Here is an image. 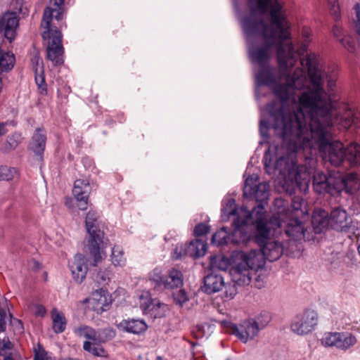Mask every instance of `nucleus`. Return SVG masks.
<instances>
[{
	"label": "nucleus",
	"mask_w": 360,
	"mask_h": 360,
	"mask_svg": "<svg viewBox=\"0 0 360 360\" xmlns=\"http://www.w3.org/2000/svg\"><path fill=\"white\" fill-rule=\"evenodd\" d=\"M300 64L307 68L309 83L300 96L299 104L285 115L280 112V119L274 123L259 121L261 136L266 138L271 127L281 143L270 144L265 152V171L283 176V187L290 194L297 189L306 191L310 181L311 167L296 160L300 150L318 148L323 159L335 167L344 162L351 166L360 165L359 144L351 143L345 148L342 142L332 141L335 126L340 130L360 127L359 112L347 106L343 112L336 109L333 88L338 77L337 65L323 66L315 53L300 58Z\"/></svg>",
	"instance_id": "1"
},
{
	"label": "nucleus",
	"mask_w": 360,
	"mask_h": 360,
	"mask_svg": "<svg viewBox=\"0 0 360 360\" xmlns=\"http://www.w3.org/2000/svg\"><path fill=\"white\" fill-rule=\"evenodd\" d=\"M288 24H243V30L249 44V57L251 62L259 67L266 66L269 58V49L278 43L277 58L285 84H277L274 94L278 101H274L266 105L271 123L278 119L280 112L285 115L297 106V98L295 89H302L306 84V76L302 68L293 70L297 63L299 53L290 41Z\"/></svg>",
	"instance_id": "2"
},
{
	"label": "nucleus",
	"mask_w": 360,
	"mask_h": 360,
	"mask_svg": "<svg viewBox=\"0 0 360 360\" xmlns=\"http://www.w3.org/2000/svg\"><path fill=\"white\" fill-rule=\"evenodd\" d=\"M248 224L251 223L254 225V240L257 244L265 243L269 239L271 230L276 231L278 229L283 226V221L280 219L269 216L262 205L255 206L248 213L247 217Z\"/></svg>",
	"instance_id": "3"
},
{
	"label": "nucleus",
	"mask_w": 360,
	"mask_h": 360,
	"mask_svg": "<svg viewBox=\"0 0 360 360\" xmlns=\"http://www.w3.org/2000/svg\"><path fill=\"white\" fill-rule=\"evenodd\" d=\"M41 34L46 44L47 58L53 65H62L64 62L63 34L55 24H41Z\"/></svg>",
	"instance_id": "4"
},
{
	"label": "nucleus",
	"mask_w": 360,
	"mask_h": 360,
	"mask_svg": "<svg viewBox=\"0 0 360 360\" xmlns=\"http://www.w3.org/2000/svg\"><path fill=\"white\" fill-rule=\"evenodd\" d=\"M86 231L89 235L88 248L90 254L94 257V266L102 259L101 250L104 248V232L101 229L98 221V214L89 210L85 219Z\"/></svg>",
	"instance_id": "5"
},
{
	"label": "nucleus",
	"mask_w": 360,
	"mask_h": 360,
	"mask_svg": "<svg viewBox=\"0 0 360 360\" xmlns=\"http://www.w3.org/2000/svg\"><path fill=\"white\" fill-rule=\"evenodd\" d=\"M248 4L252 14L264 15L270 11V22H285L283 6L278 0H248Z\"/></svg>",
	"instance_id": "6"
},
{
	"label": "nucleus",
	"mask_w": 360,
	"mask_h": 360,
	"mask_svg": "<svg viewBox=\"0 0 360 360\" xmlns=\"http://www.w3.org/2000/svg\"><path fill=\"white\" fill-rule=\"evenodd\" d=\"M259 178L257 174H252L245 179L243 186V196L245 198H253L259 205L264 207L269 196L270 186L269 183H259Z\"/></svg>",
	"instance_id": "7"
},
{
	"label": "nucleus",
	"mask_w": 360,
	"mask_h": 360,
	"mask_svg": "<svg viewBox=\"0 0 360 360\" xmlns=\"http://www.w3.org/2000/svg\"><path fill=\"white\" fill-rule=\"evenodd\" d=\"M317 323V313L314 310H306L294 318L290 328L298 335H305L314 330Z\"/></svg>",
	"instance_id": "8"
},
{
	"label": "nucleus",
	"mask_w": 360,
	"mask_h": 360,
	"mask_svg": "<svg viewBox=\"0 0 360 360\" xmlns=\"http://www.w3.org/2000/svg\"><path fill=\"white\" fill-rule=\"evenodd\" d=\"M354 36L346 34L341 24H335L333 27V36L349 52L358 56L360 53V24H356Z\"/></svg>",
	"instance_id": "9"
},
{
	"label": "nucleus",
	"mask_w": 360,
	"mask_h": 360,
	"mask_svg": "<svg viewBox=\"0 0 360 360\" xmlns=\"http://www.w3.org/2000/svg\"><path fill=\"white\" fill-rule=\"evenodd\" d=\"M250 211L246 206L236 208V201L233 198H225L221 203V218L224 221H229L231 217H233V221L238 220L248 217Z\"/></svg>",
	"instance_id": "10"
},
{
	"label": "nucleus",
	"mask_w": 360,
	"mask_h": 360,
	"mask_svg": "<svg viewBox=\"0 0 360 360\" xmlns=\"http://www.w3.org/2000/svg\"><path fill=\"white\" fill-rule=\"evenodd\" d=\"M337 177L331 175L327 176L321 171H316L313 176V186L316 193L319 194L328 193L335 196V184Z\"/></svg>",
	"instance_id": "11"
},
{
	"label": "nucleus",
	"mask_w": 360,
	"mask_h": 360,
	"mask_svg": "<svg viewBox=\"0 0 360 360\" xmlns=\"http://www.w3.org/2000/svg\"><path fill=\"white\" fill-rule=\"evenodd\" d=\"M360 188V182L356 174L350 173L345 177H337L335 195H339L342 192L348 195L356 193Z\"/></svg>",
	"instance_id": "12"
},
{
	"label": "nucleus",
	"mask_w": 360,
	"mask_h": 360,
	"mask_svg": "<svg viewBox=\"0 0 360 360\" xmlns=\"http://www.w3.org/2000/svg\"><path fill=\"white\" fill-rule=\"evenodd\" d=\"M329 219L330 226L333 229L342 232L349 231L352 220L344 209L339 207L333 209Z\"/></svg>",
	"instance_id": "13"
},
{
	"label": "nucleus",
	"mask_w": 360,
	"mask_h": 360,
	"mask_svg": "<svg viewBox=\"0 0 360 360\" xmlns=\"http://www.w3.org/2000/svg\"><path fill=\"white\" fill-rule=\"evenodd\" d=\"M231 333L237 336L243 342H247L253 339L259 332V328L255 325L253 319L243 321L240 325H233Z\"/></svg>",
	"instance_id": "14"
},
{
	"label": "nucleus",
	"mask_w": 360,
	"mask_h": 360,
	"mask_svg": "<svg viewBox=\"0 0 360 360\" xmlns=\"http://www.w3.org/2000/svg\"><path fill=\"white\" fill-rule=\"evenodd\" d=\"M46 143V131L42 127L35 129L29 143L28 149L34 153L37 160L42 162Z\"/></svg>",
	"instance_id": "15"
},
{
	"label": "nucleus",
	"mask_w": 360,
	"mask_h": 360,
	"mask_svg": "<svg viewBox=\"0 0 360 360\" xmlns=\"http://www.w3.org/2000/svg\"><path fill=\"white\" fill-rule=\"evenodd\" d=\"M90 191L91 188L88 180L77 179L75 181L72 193L77 202L79 210H85L87 209Z\"/></svg>",
	"instance_id": "16"
},
{
	"label": "nucleus",
	"mask_w": 360,
	"mask_h": 360,
	"mask_svg": "<svg viewBox=\"0 0 360 360\" xmlns=\"http://www.w3.org/2000/svg\"><path fill=\"white\" fill-rule=\"evenodd\" d=\"M240 263L249 270H258L263 268L265 264V259L260 250H252L248 252H242L239 254Z\"/></svg>",
	"instance_id": "17"
},
{
	"label": "nucleus",
	"mask_w": 360,
	"mask_h": 360,
	"mask_svg": "<svg viewBox=\"0 0 360 360\" xmlns=\"http://www.w3.org/2000/svg\"><path fill=\"white\" fill-rule=\"evenodd\" d=\"M149 293L145 292V295H142L141 299V307L144 313H150L155 318L162 317L165 315L167 305L158 300H153L148 298Z\"/></svg>",
	"instance_id": "18"
},
{
	"label": "nucleus",
	"mask_w": 360,
	"mask_h": 360,
	"mask_svg": "<svg viewBox=\"0 0 360 360\" xmlns=\"http://www.w3.org/2000/svg\"><path fill=\"white\" fill-rule=\"evenodd\" d=\"M28 15L26 8L23 11L22 2L19 1H12L7 11H6L0 18V22H19L22 19L20 15Z\"/></svg>",
	"instance_id": "19"
},
{
	"label": "nucleus",
	"mask_w": 360,
	"mask_h": 360,
	"mask_svg": "<svg viewBox=\"0 0 360 360\" xmlns=\"http://www.w3.org/2000/svg\"><path fill=\"white\" fill-rule=\"evenodd\" d=\"M69 265L75 281L78 283H82L86 278L88 271L85 257L82 254H77L73 261Z\"/></svg>",
	"instance_id": "20"
},
{
	"label": "nucleus",
	"mask_w": 360,
	"mask_h": 360,
	"mask_svg": "<svg viewBox=\"0 0 360 360\" xmlns=\"http://www.w3.org/2000/svg\"><path fill=\"white\" fill-rule=\"evenodd\" d=\"M247 224V217L233 221V231L231 233V243L239 244L245 243L250 239V234L245 230Z\"/></svg>",
	"instance_id": "21"
},
{
	"label": "nucleus",
	"mask_w": 360,
	"mask_h": 360,
	"mask_svg": "<svg viewBox=\"0 0 360 360\" xmlns=\"http://www.w3.org/2000/svg\"><path fill=\"white\" fill-rule=\"evenodd\" d=\"M261 247V251L265 260L274 262L278 259L283 253V245L281 242L266 240L265 243L258 244Z\"/></svg>",
	"instance_id": "22"
},
{
	"label": "nucleus",
	"mask_w": 360,
	"mask_h": 360,
	"mask_svg": "<svg viewBox=\"0 0 360 360\" xmlns=\"http://www.w3.org/2000/svg\"><path fill=\"white\" fill-rule=\"evenodd\" d=\"M224 286L223 276L219 274L211 272L204 277L202 290L207 294H213L220 291Z\"/></svg>",
	"instance_id": "23"
},
{
	"label": "nucleus",
	"mask_w": 360,
	"mask_h": 360,
	"mask_svg": "<svg viewBox=\"0 0 360 360\" xmlns=\"http://www.w3.org/2000/svg\"><path fill=\"white\" fill-rule=\"evenodd\" d=\"M285 232L289 238L295 240H302L305 233L303 221L297 217H291L285 224Z\"/></svg>",
	"instance_id": "24"
},
{
	"label": "nucleus",
	"mask_w": 360,
	"mask_h": 360,
	"mask_svg": "<svg viewBox=\"0 0 360 360\" xmlns=\"http://www.w3.org/2000/svg\"><path fill=\"white\" fill-rule=\"evenodd\" d=\"M250 271L248 268H246L240 262L236 264V265L230 269V275L232 281L236 285L240 286L248 285L251 281Z\"/></svg>",
	"instance_id": "25"
},
{
	"label": "nucleus",
	"mask_w": 360,
	"mask_h": 360,
	"mask_svg": "<svg viewBox=\"0 0 360 360\" xmlns=\"http://www.w3.org/2000/svg\"><path fill=\"white\" fill-rule=\"evenodd\" d=\"M117 328L123 332L140 335L144 333L148 328L143 320L141 319H124L117 325Z\"/></svg>",
	"instance_id": "26"
},
{
	"label": "nucleus",
	"mask_w": 360,
	"mask_h": 360,
	"mask_svg": "<svg viewBox=\"0 0 360 360\" xmlns=\"http://www.w3.org/2000/svg\"><path fill=\"white\" fill-rule=\"evenodd\" d=\"M260 68V70L255 74L256 97L259 96V87L262 86H271L273 84L275 86L278 84L275 83V78L266 65Z\"/></svg>",
	"instance_id": "27"
},
{
	"label": "nucleus",
	"mask_w": 360,
	"mask_h": 360,
	"mask_svg": "<svg viewBox=\"0 0 360 360\" xmlns=\"http://www.w3.org/2000/svg\"><path fill=\"white\" fill-rule=\"evenodd\" d=\"M91 301L95 310L98 312L106 311L111 302L108 291L103 288L96 290L93 292Z\"/></svg>",
	"instance_id": "28"
},
{
	"label": "nucleus",
	"mask_w": 360,
	"mask_h": 360,
	"mask_svg": "<svg viewBox=\"0 0 360 360\" xmlns=\"http://www.w3.org/2000/svg\"><path fill=\"white\" fill-rule=\"evenodd\" d=\"M311 225L315 233H322L330 225L328 212L321 209L316 210L311 217Z\"/></svg>",
	"instance_id": "29"
},
{
	"label": "nucleus",
	"mask_w": 360,
	"mask_h": 360,
	"mask_svg": "<svg viewBox=\"0 0 360 360\" xmlns=\"http://www.w3.org/2000/svg\"><path fill=\"white\" fill-rule=\"evenodd\" d=\"M206 251L207 243L199 239L192 240L186 248V253L193 258H199L204 256Z\"/></svg>",
	"instance_id": "30"
},
{
	"label": "nucleus",
	"mask_w": 360,
	"mask_h": 360,
	"mask_svg": "<svg viewBox=\"0 0 360 360\" xmlns=\"http://www.w3.org/2000/svg\"><path fill=\"white\" fill-rule=\"evenodd\" d=\"M356 337L349 332H338L336 348L347 351L356 343Z\"/></svg>",
	"instance_id": "31"
},
{
	"label": "nucleus",
	"mask_w": 360,
	"mask_h": 360,
	"mask_svg": "<svg viewBox=\"0 0 360 360\" xmlns=\"http://www.w3.org/2000/svg\"><path fill=\"white\" fill-rule=\"evenodd\" d=\"M183 275L179 270H170L165 278L164 289H173L182 286Z\"/></svg>",
	"instance_id": "32"
},
{
	"label": "nucleus",
	"mask_w": 360,
	"mask_h": 360,
	"mask_svg": "<svg viewBox=\"0 0 360 360\" xmlns=\"http://www.w3.org/2000/svg\"><path fill=\"white\" fill-rule=\"evenodd\" d=\"M51 318L53 321V329L56 333H61L66 328L67 321L64 314L53 309L51 311Z\"/></svg>",
	"instance_id": "33"
},
{
	"label": "nucleus",
	"mask_w": 360,
	"mask_h": 360,
	"mask_svg": "<svg viewBox=\"0 0 360 360\" xmlns=\"http://www.w3.org/2000/svg\"><path fill=\"white\" fill-rule=\"evenodd\" d=\"M73 333L79 338H84L88 340L87 341L96 343V330L91 326L81 324L80 326L74 328Z\"/></svg>",
	"instance_id": "34"
},
{
	"label": "nucleus",
	"mask_w": 360,
	"mask_h": 360,
	"mask_svg": "<svg viewBox=\"0 0 360 360\" xmlns=\"http://www.w3.org/2000/svg\"><path fill=\"white\" fill-rule=\"evenodd\" d=\"M15 58L13 53L5 52L0 49V72H8L13 69Z\"/></svg>",
	"instance_id": "35"
},
{
	"label": "nucleus",
	"mask_w": 360,
	"mask_h": 360,
	"mask_svg": "<svg viewBox=\"0 0 360 360\" xmlns=\"http://www.w3.org/2000/svg\"><path fill=\"white\" fill-rule=\"evenodd\" d=\"M53 20H56L57 21L63 20V11L61 6H55V8L47 7L44 10L41 22H51Z\"/></svg>",
	"instance_id": "36"
},
{
	"label": "nucleus",
	"mask_w": 360,
	"mask_h": 360,
	"mask_svg": "<svg viewBox=\"0 0 360 360\" xmlns=\"http://www.w3.org/2000/svg\"><path fill=\"white\" fill-rule=\"evenodd\" d=\"M148 278L155 289H164L165 277L162 274L161 268H155L149 273Z\"/></svg>",
	"instance_id": "37"
},
{
	"label": "nucleus",
	"mask_w": 360,
	"mask_h": 360,
	"mask_svg": "<svg viewBox=\"0 0 360 360\" xmlns=\"http://www.w3.org/2000/svg\"><path fill=\"white\" fill-rule=\"evenodd\" d=\"M231 242V234L229 233L227 227H222L214 233L212 238V243L217 245H222Z\"/></svg>",
	"instance_id": "38"
},
{
	"label": "nucleus",
	"mask_w": 360,
	"mask_h": 360,
	"mask_svg": "<svg viewBox=\"0 0 360 360\" xmlns=\"http://www.w3.org/2000/svg\"><path fill=\"white\" fill-rule=\"evenodd\" d=\"M116 335V331L111 327L100 328L96 330V343H105L112 340Z\"/></svg>",
	"instance_id": "39"
},
{
	"label": "nucleus",
	"mask_w": 360,
	"mask_h": 360,
	"mask_svg": "<svg viewBox=\"0 0 360 360\" xmlns=\"http://www.w3.org/2000/svg\"><path fill=\"white\" fill-rule=\"evenodd\" d=\"M19 24H0V34L9 42H12L16 34V30Z\"/></svg>",
	"instance_id": "40"
},
{
	"label": "nucleus",
	"mask_w": 360,
	"mask_h": 360,
	"mask_svg": "<svg viewBox=\"0 0 360 360\" xmlns=\"http://www.w3.org/2000/svg\"><path fill=\"white\" fill-rule=\"evenodd\" d=\"M101 343H94L91 341H85L83 345V348L85 351L91 353L94 356H103L105 354V349L99 346Z\"/></svg>",
	"instance_id": "41"
},
{
	"label": "nucleus",
	"mask_w": 360,
	"mask_h": 360,
	"mask_svg": "<svg viewBox=\"0 0 360 360\" xmlns=\"http://www.w3.org/2000/svg\"><path fill=\"white\" fill-rule=\"evenodd\" d=\"M111 259L115 266H122L125 264L126 260L121 248L115 246L112 248Z\"/></svg>",
	"instance_id": "42"
},
{
	"label": "nucleus",
	"mask_w": 360,
	"mask_h": 360,
	"mask_svg": "<svg viewBox=\"0 0 360 360\" xmlns=\"http://www.w3.org/2000/svg\"><path fill=\"white\" fill-rule=\"evenodd\" d=\"M210 265L212 268H217L220 270H226L229 263L227 258L221 255L212 256L210 258Z\"/></svg>",
	"instance_id": "43"
},
{
	"label": "nucleus",
	"mask_w": 360,
	"mask_h": 360,
	"mask_svg": "<svg viewBox=\"0 0 360 360\" xmlns=\"http://www.w3.org/2000/svg\"><path fill=\"white\" fill-rule=\"evenodd\" d=\"M338 332H326L323 333L320 341L325 347H335Z\"/></svg>",
	"instance_id": "44"
},
{
	"label": "nucleus",
	"mask_w": 360,
	"mask_h": 360,
	"mask_svg": "<svg viewBox=\"0 0 360 360\" xmlns=\"http://www.w3.org/2000/svg\"><path fill=\"white\" fill-rule=\"evenodd\" d=\"M305 204L304 200L300 196L295 195L292 197L291 200V208L295 212L292 217H298L299 213L304 214V212L302 210V206Z\"/></svg>",
	"instance_id": "45"
},
{
	"label": "nucleus",
	"mask_w": 360,
	"mask_h": 360,
	"mask_svg": "<svg viewBox=\"0 0 360 360\" xmlns=\"http://www.w3.org/2000/svg\"><path fill=\"white\" fill-rule=\"evenodd\" d=\"M18 170L15 167L7 166L0 167V181H10L17 174Z\"/></svg>",
	"instance_id": "46"
},
{
	"label": "nucleus",
	"mask_w": 360,
	"mask_h": 360,
	"mask_svg": "<svg viewBox=\"0 0 360 360\" xmlns=\"http://www.w3.org/2000/svg\"><path fill=\"white\" fill-rule=\"evenodd\" d=\"M271 315L269 312L263 311L253 319L255 325L259 328V330L264 328L271 321Z\"/></svg>",
	"instance_id": "47"
},
{
	"label": "nucleus",
	"mask_w": 360,
	"mask_h": 360,
	"mask_svg": "<svg viewBox=\"0 0 360 360\" xmlns=\"http://www.w3.org/2000/svg\"><path fill=\"white\" fill-rule=\"evenodd\" d=\"M172 297L175 304L181 307L189 300L188 295L185 290L180 289L172 293Z\"/></svg>",
	"instance_id": "48"
},
{
	"label": "nucleus",
	"mask_w": 360,
	"mask_h": 360,
	"mask_svg": "<svg viewBox=\"0 0 360 360\" xmlns=\"http://www.w3.org/2000/svg\"><path fill=\"white\" fill-rule=\"evenodd\" d=\"M330 14L335 21L340 19L341 11L338 3V0H327Z\"/></svg>",
	"instance_id": "49"
},
{
	"label": "nucleus",
	"mask_w": 360,
	"mask_h": 360,
	"mask_svg": "<svg viewBox=\"0 0 360 360\" xmlns=\"http://www.w3.org/2000/svg\"><path fill=\"white\" fill-rule=\"evenodd\" d=\"M22 137L20 134L15 133L8 136L5 143L6 150H11L15 149L21 142Z\"/></svg>",
	"instance_id": "50"
},
{
	"label": "nucleus",
	"mask_w": 360,
	"mask_h": 360,
	"mask_svg": "<svg viewBox=\"0 0 360 360\" xmlns=\"http://www.w3.org/2000/svg\"><path fill=\"white\" fill-rule=\"evenodd\" d=\"M110 280V271L108 269L99 271L96 276V281L100 285H105Z\"/></svg>",
	"instance_id": "51"
},
{
	"label": "nucleus",
	"mask_w": 360,
	"mask_h": 360,
	"mask_svg": "<svg viewBox=\"0 0 360 360\" xmlns=\"http://www.w3.org/2000/svg\"><path fill=\"white\" fill-rule=\"evenodd\" d=\"M35 82L38 87L41 89V93H46V84L45 82V79L42 70H41L40 74H38L37 68L35 69Z\"/></svg>",
	"instance_id": "52"
},
{
	"label": "nucleus",
	"mask_w": 360,
	"mask_h": 360,
	"mask_svg": "<svg viewBox=\"0 0 360 360\" xmlns=\"http://www.w3.org/2000/svg\"><path fill=\"white\" fill-rule=\"evenodd\" d=\"M34 360H53L52 357L49 353L41 346L38 345L37 348L34 349Z\"/></svg>",
	"instance_id": "53"
},
{
	"label": "nucleus",
	"mask_w": 360,
	"mask_h": 360,
	"mask_svg": "<svg viewBox=\"0 0 360 360\" xmlns=\"http://www.w3.org/2000/svg\"><path fill=\"white\" fill-rule=\"evenodd\" d=\"M311 29L307 26H304L302 29L303 42L302 44V51L303 52L307 51L308 44H309V41H311Z\"/></svg>",
	"instance_id": "54"
},
{
	"label": "nucleus",
	"mask_w": 360,
	"mask_h": 360,
	"mask_svg": "<svg viewBox=\"0 0 360 360\" xmlns=\"http://www.w3.org/2000/svg\"><path fill=\"white\" fill-rule=\"evenodd\" d=\"M209 231V226L203 223L197 224L194 228V234L196 236H201Z\"/></svg>",
	"instance_id": "55"
},
{
	"label": "nucleus",
	"mask_w": 360,
	"mask_h": 360,
	"mask_svg": "<svg viewBox=\"0 0 360 360\" xmlns=\"http://www.w3.org/2000/svg\"><path fill=\"white\" fill-rule=\"evenodd\" d=\"M184 255H187V254L186 253V248H184L182 245L176 247L171 254L172 258L175 260L181 259Z\"/></svg>",
	"instance_id": "56"
},
{
	"label": "nucleus",
	"mask_w": 360,
	"mask_h": 360,
	"mask_svg": "<svg viewBox=\"0 0 360 360\" xmlns=\"http://www.w3.org/2000/svg\"><path fill=\"white\" fill-rule=\"evenodd\" d=\"M236 285L234 283L233 285H229L226 287L225 290V296L228 299H233L234 296L237 294L238 290L236 286Z\"/></svg>",
	"instance_id": "57"
},
{
	"label": "nucleus",
	"mask_w": 360,
	"mask_h": 360,
	"mask_svg": "<svg viewBox=\"0 0 360 360\" xmlns=\"http://www.w3.org/2000/svg\"><path fill=\"white\" fill-rule=\"evenodd\" d=\"M33 308L34 313L36 316H44L46 313L45 307L41 304H34Z\"/></svg>",
	"instance_id": "58"
},
{
	"label": "nucleus",
	"mask_w": 360,
	"mask_h": 360,
	"mask_svg": "<svg viewBox=\"0 0 360 360\" xmlns=\"http://www.w3.org/2000/svg\"><path fill=\"white\" fill-rule=\"evenodd\" d=\"M6 314L4 309L0 310V333L4 332L6 328Z\"/></svg>",
	"instance_id": "59"
},
{
	"label": "nucleus",
	"mask_w": 360,
	"mask_h": 360,
	"mask_svg": "<svg viewBox=\"0 0 360 360\" xmlns=\"http://www.w3.org/2000/svg\"><path fill=\"white\" fill-rule=\"evenodd\" d=\"M11 347L12 344L8 338L6 339L4 338V339L0 341V349L1 350L9 349Z\"/></svg>",
	"instance_id": "60"
},
{
	"label": "nucleus",
	"mask_w": 360,
	"mask_h": 360,
	"mask_svg": "<svg viewBox=\"0 0 360 360\" xmlns=\"http://www.w3.org/2000/svg\"><path fill=\"white\" fill-rule=\"evenodd\" d=\"M354 10L356 13V17L357 19V22L360 23V3L356 4L354 7Z\"/></svg>",
	"instance_id": "61"
},
{
	"label": "nucleus",
	"mask_w": 360,
	"mask_h": 360,
	"mask_svg": "<svg viewBox=\"0 0 360 360\" xmlns=\"http://www.w3.org/2000/svg\"><path fill=\"white\" fill-rule=\"evenodd\" d=\"M51 3H52L53 6L56 7L62 6L64 4V0H51Z\"/></svg>",
	"instance_id": "62"
},
{
	"label": "nucleus",
	"mask_w": 360,
	"mask_h": 360,
	"mask_svg": "<svg viewBox=\"0 0 360 360\" xmlns=\"http://www.w3.org/2000/svg\"><path fill=\"white\" fill-rule=\"evenodd\" d=\"M82 162L85 167H90L91 165V160L88 157L84 158Z\"/></svg>",
	"instance_id": "63"
},
{
	"label": "nucleus",
	"mask_w": 360,
	"mask_h": 360,
	"mask_svg": "<svg viewBox=\"0 0 360 360\" xmlns=\"http://www.w3.org/2000/svg\"><path fill=\"white\" fill-rule=\"evenodd\" d=\"M7 130L6 129L5 123H0V136L6 134Z\"/></svg>",
	"instance_id": "64"
}]
</instances>
